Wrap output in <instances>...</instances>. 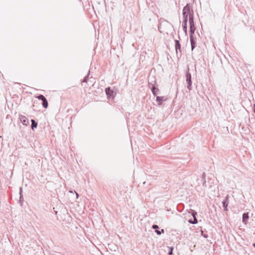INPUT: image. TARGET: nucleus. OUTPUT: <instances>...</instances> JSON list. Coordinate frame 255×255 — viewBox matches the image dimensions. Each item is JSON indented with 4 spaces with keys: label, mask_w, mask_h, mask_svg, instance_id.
<instances>
[{
    "label": "nucleus",
    "mask_w": 255,
    "mask_h": 255,
    "mask_svg": "<svg viewBox=\"0 0 255 255\" xmlns=\"http://www.w3.org/2000/svg\"><path fill=\"white\" fill-rule=\"evenodd\" d=\"M189 22L190 25V35H194L196 29L194 23V15H192L191 14L190 15V17H189Z\"/></svg>",
    "instance_id": "f257e3e1"
},
{
    "label": "nucleus",
    "mask_w": 255,
    "mask_h": 255,
    "mask_svg": "<svg viewBox=\"0 0 255 255\" xmlns=\"http://www.w3.org/2000/svg\"><path fill=\"white\" fill-rule=\"evenodd\" d=\"M186 81L187 84V89L189 90H191L192 89L191 75L189 72V69L188 70L186 73Z\"/></svg>",
    "instance_id": "f03ea898"
},
{
    "label": "nucleus",
    "mask_w": 255,
    "mask_h": 255,
    "mask_svg": "<svg viewBox=\"0 0 255 255\" xmlns=\"http://www.w3.org/2000/svg\"><path fill=\"white\" fill-rule=\"evenodd\" d=\"M185 12V13H189V17H190V15L191 14L192 15H194L193 10L192 8V6L187 3L183 9V12Z\"/></svg>",
    "instance_id": "7ed1b4c3"
},
{
    "label": "nucleus",
    "mask_w": 255,
    "mask_h": 255,
    "mask_svg": "<svg viewBox=\"0 0 255 255\" xmlns=\"http://www.w3.org/2000/svg\"><path fill=\"white\" fill-rule=\"evenodd\" d=\"M175 49L176 51V54L178 55L179 54L180 56H181L182 53H181V45L180 44V42L178 40H175Z\"/></svg>",
    "instance_id": "20e7f679"
},
{
    "label": "nucleus",
    "mask_w": 255,
    "mask_h": 255,
    "mask_svg": "<svg viewBox=\"0 0 255 255\" xmlns=\"http://www.w3.org/2000/svg\"><path fill=\"white\" fill-rule=\"evenodd\" d=\"M148 85H149V87L150 88L152 94H153L154 96H155L157 94V92L159 91L158 89L155 86L154 84H153L151 82H149V81L148 82Z\"/></svg>",
    "instance_id": "39448f33"
},
{
    "label": "nucleus",
    "mask_w": 255,
    "mask_h": 255,
    "mask_svg": "<svg viewBox=\"0 0 255 255\" xmlns=\"http://www.w3.org/2000/svg\"><path fill=\"white\" fill-rule=\"evenodd\" d=\"M196 38L194 37L193 35H190V40L191 42V50L193 51V49L196 46V43L195 40Z\"/></svg>",
    "instance_id": "423d86ee"
},
{
    "label": "nucleus",
    "mask_w": 255,
    "mask_h": 255,
    "mask_svg": "<svg viewBox=\"0 0 255 255\" xmlns=\"http://www.w3.org/2000/svg\"><path fill=\"white\" fill-rule=\"evenodd\" d=\"M19 120L21 123L24 126H27L29 125V120L28 119L25 117L24 116L20 115L19 116Z\"/></svg>",
    "instance_id": "0eeeda50"
},
{
    "label": "nucleus",
    "mask_w": 255,
    "mask_h": 255,
    "mask_svg": "<svg viewBox=\"0 0 255 255\" xmlns=\"http://www.w3.org/2000/svg\"><path fill=\"white\" fill-rule=\"evenodd\" d=\"M229 203V196L227 195L226 197L225 200L222 202L224 210L225 211H228L227 207L228 206Z\"/></svg>",
    "instance_id": "6e6552de"
},
{
    "label": "nucleus",
    "mask_w": 255,
    "mask_h": 255,
    "mask_svg": "<svg viewBox=\"0 0 255 255\" xmlns=\"http://www.w3.org/2000/svg\"><path fill=\"white\" fill-rule=\"evenodd\" d=\"M105 92L107 95L109 96H112L113 94L114 93V91L112 90L110 87L106 88L105 89Z\"/></svg>",
    "instance_id": "1a4fd4ad"
},
{
    "label": "nucleus",
    "mask_w": 255,
    "mask_h": 255,
    "mask_svg": "<svg viewBox=\"0 0 255 255\" xmlns=\"http://www.w3.org/2000/svg\"><path fill=\"white\" fill-rule=\"evenodd\" d=\"M164 97H159V96H156V101L158 102V104L159 105H161L162 104L161 102L162 101L165 100V99H164Z\"/></svg>",
    "instance_id": "9d476101"
},
{
    "label": "nucleus",
    "mask_w": 255,
    "mask_h": 255,
    "mask_svg": "<svg viewBox=\"0 0 255 255\" xmlns=\"http://www.w3.org/2000/svg\"><path fill=\"white\" fill-rule=\"evenodd\" d=\"M31 128L32 130H34V128H37V123L34 120H31Z\"/></svg>",
    "instance_id": "9b49d317"
},
{
    "label": "nucleus",
    "mask_w": 255,
    "mask_h": 255,
    "mask_svg": "<svg viewBox=\"0 0 255 255\" xmlns=\"http://www.w3.org/2000/svg\"><path fill=\"white\" fill-rule=\"evenodd\" d=\"M249 219L248 213H244L243 215V222L246 223L248 219Z\"/></svg>",
    "instance_id": "f8f14e48"
},
{
    "label": "nucleus",
    "mask_w": 255,
    "mask_h": 255,
    "mask_svg": "<svg viewBox=\"0 0 255 255\" xmlns=\"http://www.w3.org/2000/svg\"><path fill=\"white\" fill-rule=\"evenodd\" d=\"M187 21H182V27L185 33L187 32Z\"/></svg>",
    "instance_id": "ddd939ff"
},
{
    "label": "nucleus",
    "mask_w": 255,
    "mask_h": 255,
    "mask_svg": "<svg viewBox=\"0 0 255 255\" xmlns=\"http://www.w3.org/2000/svg\"><path fill=\"white\" fill-rule=\"evenodd\" d=\"M42 101L43 107L45 109L47 108L48 106V103L47 99L46 98H44V99L43 100H42Z\"/></svg>",
    "instance_id": "4468645a"
},
{
    "label": "nucleus",
    "mask_w": 255,
    "mask_h": 255,
    "mask_svg": "<svg viewBox=\"0 0 255 255\" xmlns=\"http://www.w3.org/2000/svg\"><path fill=\"white\" fill-rule=\"evenodd\" d=\"M183 21H188V16H189V13H185V12H183Z\"/></svg>",
    "instance_id": "2eb2a0df"
},
{
    "label": "nucleus",
    "mask_w": 255,
    "mask_h": 255,
    "mask_svg": "<svg viewBox=\"0 0 255 255\" xmlns=\"http://www.w3.org/2000/svg\"><path fill=\"white\" fill-rule=\"evenodd\" d=\"M188 222L192 224H196L198 223V220L196 217H195V219L192 220V219H189L188 220Z\"/></svg>",
    "instance_id": "dca6fc26"
},
{
    "label": "nucleus",
    "mask_w": 255,
    "mask_h": 255,
    "mask_svg": "<svg viewBox=\"0 0 255 255\" xmlns=\"http://www.w3.org/2000/svg\"><path fill=\"white\" fill-rule=\"evenodd\" d=\"M155 233L158 235H160L161 234V233H163L164 232V231L163 229H161V231H159V230H158V229H155Z\"/></svg>",
    "instance_id": "f3484780"
},
{
    "label": "nucleus",
    "mask_w": 255,
    "mask_h": 255,
    "mask_svg": "<svg viewBox=\"0 0 255 255\" xmlns=\"http://www.w3.org/2000/svg\"><path fill=\"white\" fill-rule=\"evenodd\" d=\"M90 71H89L88 75L85 77L84 79L82 81V82H85V83L87 82V80H88V79L89 78V76L90 75Z\"/></svg>",
    "instance_id": "a211bd4d"
},
{
    "label": "nucleus",
    "mask_w": 255,
    "mask_h": 255,
    "mask_svg": "<svg viewBox=\"0 0 255 255\" xmlns=\"http://www.w3.org/2000/svg\"><path fill=\"white\" fill-rule=\"evenodd\" d=\"M37 98L39 100L42 101L46 98L43 95H39L37 97Z\"/></svg>",
    "instance_id": "6ab92c4d"
},
{
    "label": "nucleus",
    "mask_w": 255,
    "mask_h": 255,
    "mask_svg": "<svg viewBox=\"0 0 255 255\" xmlns=\"http://www.w3.org/2000/svg\"><path fill=\"white\" fill-rule=\"evenodd\" d=\"M169 249V251L168 252V255H173V247H168Z\"/></svg>",
    "instance_id": "aec40b11"
},
{
    "label": "nucleus",
    "mask_w": 255,
    "mask_h": 255,
    "mask_svg": "<svg viewBox=\"0 0 255 255\" xmlns=\"http://www.w3.org/2000/svg\"><path fill=\"white\" fill-rule=\"evenodd\" d=\"M191 215L193 217V218L195 219V217H196V216L197 215V212L195 210H192Z\"/></svg>",
    "instance_id": "412c9836"
},
{
    "label": "nucleus",
    "mask_w": 255,
    "mask_h": 255,
    "mask_svg": "<svg viewBox=\"0 0 255 255\" xmlns=\"http://www.w3.org/2000/svg\"><path fill=\"white\" fill-rule=\"evenodd\" d=\"M19 194H20V199L22 198V188L20 187L19 188Z\"/></svg>",
    "instance_id": "4be33fe9"
},
{
    "label": "nucleus",
    "mask_w": 255,
    "mask_h": 255,
    "mask_svg": "<svg viewBox=\"0 0 255 255\" xmlns=\"http://www.w3.org/2000/svg\"><path fill=\"white\" fill-rule=\"evenodd\" d=\"M201 235L205 238H207L208 237V236L207 234H204L203 232L202 231H201Z\"/></svg>",
    "instance_id": "5701e85b"
},
{
    "label": "nucleus",
    "mask_w": 255,
    "mask_h": 255,
    "mask_svg": "<svg viewBox=\"0 0 255 255\" xmlns=\"http://www.w3.org/2000/svg\"><path fill=\"white\" fill-rule=\"evenodd\" d=\"M152 228L153 229H158L159 227H158V226L157 225H152Z\"/></svg>",
    "instance_id": "b1692460"
},
{
    "label": "nucleus",
    "mask_w": 255,
    "mask_h": 255,
    "mask_svg": "<svg viewBox=\"0 0 255 255\" xmlns=\"http://www.w3.org/2000/svg\"><path fill=\"white\" fill-rule=\"evenodd\" d=\"M75 192L76 193L77 198H78V197H79V194L77 192H76L75 191Z\"/></svg>",
    "instance_id": "393cba45"
},
{
    "label": "nucleus",
    "mask_w": 255,
    "mask_h": 255,
    "mask_svg": "<svg viewBox=\"0 0 255 255\" xmlns=\"http://www.w3.org/2000/svg\"><path fill=\"white\" fill-rule=\"evenodd\" d=\"M254 112L255 113V104L254 105Z\"/></svg>",
    "instance_id": "a878e982"
},
{
    "label": "nucleus",
    "mask_w": 255,
    "mask_h": 255,
    "mask_svg": "<svg viewBox=\"0 0 255 255\" xmlns=\"http://www.w3.org/2000/svg\"><path fill=\"white\" fill-rule=\"evenodd\" d=\"M253 246L255 248V243H254V244H253Z\"/></svg>",
    "instance_id": "bb28decb"
},
{
    "label": "nucleus",
    "mask_w": 255,
    "mask_h": 255,
    "mask_svg": "<svg viewBox=\"0 0 255 255\" xmlns=\"http://www.w3.org/2000/svg\"><path fill=\"white\" fill-rule=\"evenodd\" d=\"M21 201H22V198L21 199V200H20V201L21 202Z\"/></svg>",
    "instance_id": "cd10ccee"
}]
</instances>
